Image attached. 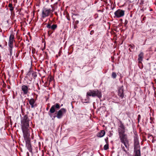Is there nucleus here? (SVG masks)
Here are the masks:
<instances>
[{
    "mask_svg": "<svg viewBox=\"0 0 156 156\" xmlns=\"http://www.w3.org/2000/svg\"><path fill=\"white\" fill-rule=\"evenodd\" d=\"M9 6L10 7V10L11 11L13 10V8L12 7V5L11 3H9Z\"/></svg>",
    "mask_w": 156,
    "mask_h": 156,
    "instance_id": "nucleus-14",
    "label": "nucleus"
},
{
    "mask_svg": "<svg viewBox=\"0 0 156 156\" xmlns=\"http://www.w3.org/2000/svg\"><path fill=\"white\" fill-rule=\"evenodd\" d=\"M50 12V9L46 8L44 9L42 12V17L43 18H45L48 16Z\"/></svg>",
    "mask_w": 156,
    "mask_h": 156,
    "instance_id": "nucleus-6",
    "label": "nucleus"
},
{
    "mask_svg": "<svg viewBox=\"0 0 156 156\" xmlns=\"http://www.w3.org/2000/svg\"><path fill=\"white\" fill-rule=\"evenodd\" d=\"M51 25L49 24H48L47 26V27L48 28H51Z\"/></svg>",
    "mask_w": 156,
    "mask_h": 156,
    "instance_id": "nucleus-20",
    "label": "nucleus"
},
{
    "mask_svg": "<svg viewBox=\"0 0 156 156\" xmlns=\"http://www.w3.org/2000/svg\"><path fill=\"white\" fill-rule=\"evenodd\" d=\"M112 76L113 78H115L116 76V75L115 73H113L112 74Z\"/></svg>",
    "mask_w": 156,
    "mask_h": 156,
    "instance_id": "nucleus-19",
    "label": "nucleus"
},
{
    "mask_svg": "<svg viewBox=\"0 0 156 156\" xmlns=\"http://www.w3.org/2000/svg\"><path fill=\"white\" fill-rule=\"evenodd\" d=\"M22 128L23 134V137L26 141H29L30 134L28 131L29 127V122L27 117L25 115L21 121Z\"/></svg>",
    "mask_w": 156,
    "mask_h": 156,
    "instance_id": "nucleus-1",
    "label": "nucleus"
},
{
    "mask_svg": "<svg viewBox=\"0 0 156 156\" xmlns=\"http://www.w3.org/2000/svg\"><path fill=\"white\" fill-rule=\"evenodd\" d=\"M108 148V144H105L104 147V149L105 150H107Z\"/></svg>",
    "mask_w": 156,
    "mask_h": 156,
    "instance_id": "nucleus-18",
    "label": "nucleus"
},
{
    "mask_svg": "<svg viewBox=\"0 0 156 156\" xmlns=\"http://www.w3.org/2000/svg\"><path fill=\"white\" fill-rule=\"evenodd\" d=\"M22 90L23 91V93L25 94H26L28 93V87L26 85H23L22 86Z\"/></svg>",
    "mask_w": 156,
    "mask_h": 156,
    "instance_id": "nucleus-8",
    "label": "nucleus"
},
{
    "mask_svg": "<svg viewBox=\"0 0 156 156\" xmlns=\"http://www.w3.org/2000/svg\"><path fill=\"white\" fill-rule=\"evenodd\" d=\"M140 151L139 150H138L136 151V154L135 156H140Z\"/></svg>",
    "mask_w": 156,
    "mask_h": 156,
    "instance_id": "nucleus-16",
    "label": "nucleus"
},
{
    "mask_svg": "<svg viewBox=\"0 0 156 156\" xmlns=\"http://www.w3.org/2000/svg\"><path fill=\"white\" fill-rule=\"evenodd\" d=\"M105 132L104 130H101L99 133L97 134V136L99 137H103L105 134Z\"/></svg>",
    "mask_w": 156,
    "mask_h": 156,
    "instance_id": "nucleus-9",
    "label": "nucleus"
},
{
    "mask_svg": "<svg viewBox=\"0 0 156 156\" xmlns=\"http://www.w3.org/2000/svg\"><path fill=\"white\" fill-rule=\"evenodd\" d=\"M57 27V26L56 25H53L51 27V29L52 30L55 29Z\"/></svg>",
    "mask_w": 156,
    "mask_h": 156,
    "instance_id": "nucleus-17",
    "label": "nucleus"
},
{
    "mask_svg": "<svg viewBox=\"0 0 156 156\" xmlns=\"http://www.w3.org/2000/svg\"><path fill=\"white\" fill-rule=\"evenodd\" d=\"M143 57V53L142 52H140L138 55V60L139 63H141Z\"/></svg>",
    "mask_w": 156,
    "mask_h": 156,
    "instance_id": "nucleus-10",
    "label": "nucleus"
},
{
    "mask_svg": "<svg viewBox=\"0 0 156 156\" xmlns=\"http://www.w3.org/2000/svg\"><path fill=\"white\" fill-rule=\"evenodd\" d=\"M59 109L60 108V106L57 103L56 104V105H53L51 108L49 112L51 113H54L55 111V108Z\"/></svg>",
    "mask_w": 156,
    "mask_h": 156,
    "instance_id": "nucleus-7",
    "label": "nucleus"
},
{
    "mask_svg": "<svg viewBox=\"0 0 156 156\" xmlns=\"http://www.w3.org/2000/svg\"><path fill=\"white\" fill-rule=\"evenodd\" d=\"M87 95L92 96L93 97L97 96L99 98L101 97V94L100 92L98 90H90L87 93Z\"/></svg>",
    "mask_w": 156,
    "mask_h": 156,
    "instance_id": "nucleus-3",
    "label": "nucleus"
},
{
    "mask_svg": "<svg viewBox=\"0 0 156 156\" xmlns=\"http://www.w3.org/2000/svg\"><path fill=\"white\" fill-rule=\"evenodd\" d=\"M14 37L13 35H11L10 36L9 41H13Z\"/></svg>",
    "mask_w": 156,
    "mask_h": 156,
    "instance_id": "nucleus-15",
    "label": "nucleus"
},
{
    "mask_svg": "<svg viewBox=\"0 0 156 156\" xmlns=\"http://www.w3.org/2000/svg\"><path fill=\"white\" fill-rule=\"evenodd\" d=\"M13 41H9V46L11 48H12L13 47Z\"/></svg>",
    "mask_w": 156,
    "mask_h": 156,
    "instance_id": "nucleus-13",
    "label": "nucleus"
},
{
    "mask_svg": "<svg viewBox=\"0 0 156 156\" xmlns=\"http://www.w3.org/2000/svg\"><path fill=\"white\" fill-rule=\"evenodd\" d=\"M26 145H28V147H30V144H27Z\"/></svg>",
    "mask_w": 156,
    "mask_h": 156,
    "instance_id": "nucleus-21",
    "label": "nucleus"
},
{
    "mask_svg": "<svg viewBox=\"0 0 156 156\" xmlns=\"http://www.w3.org/2000/svg\"><path fill=\"white\" fill-rule=\"evenodd\" d=\"M115 16L118 18L121 17L124 15V11L121 9H118L114 13Z\"/></svg>",
    "mask_w": 156,
    "mask_h": 156,
    "instance_id": "nucleus-5",
    "label": "nucleus"
},
{
    "mask_svg": "<svg viewBox=\"0 0 156 156\" xmlns=\"http://www.w3.org/2000/svg\"><path fill=\"white\" fill-rule=\"evenodd\" d=\"M66 110L64 108L61 109L58 111L57 114V117L58 119H60L62 118L63 115L66 113Z\"/></svg>",
    "mask_w": 156,
    "mask_h": 156,
    "instance_id": "nucleus-4",
    "label": "nucleus"
},
{
    "mask_svg": "<svg viewBox=\"0 0 156 156\" xmlns=\"http://www.w3.org/2000/svg\"><path fill=\"white\" fill-rule=\"evenodd\" d=\"M124 127L123 125L121 124L119 128V133L120 138L122 142L126 147L127 148L128 144L127 141L126 140V135L124 134Z\"/></svg>",
    "mask_w": 156,
    "mask_h": 156,
    "instance_id": "nucleus-2",
    "label": "nucleus"
},
{
    "mask_svg": "<svg viewBox=\"0 0 156 156\" xmlns=\"http://www.w3.org/2000/svg\"><path fill=\"white\" fill-rule=\"evenodd\" d=\"M124 150L125 151H126V150L124 149Z\"/></svg>",
    "mask_w": 156,
    "mask_h": 156,
    "instance_id": "nucleus-23",
    "label": "nucleus"
},
{
    "mask_svg": "<svg viewBox=\"0 0 156 156\" xmlns=\"http://www.w3.org/2000/svg\"><path fill=\"white\" fill-rule=\"evenodd\" d=\"M119 95L121 97H123V90L122 88H121L119 90Z\"/></svg>",
    "mask_w": 156,
    "mask_h": 156,
    "instance_id": "nucleus-11",
    "label": "nucleus"
},
{
    "mask_svg": "<svg viewBox=\"0 0 156 156\" xmlns=\"http://www.w3.org/2000/svg\"><path fill=\"white\" fill-rule=\"evenodd\" d=\"M49 115H50V114H49Z\"/></svg>",
    "mask_w": 156,
    "mask_h": 156,
    "instance_id": "nucleus-24",
    "label": "nucleus"
},
{
    "mask_svg": "<svg viewBox=\"0 0 156 156\" xmlns=\"http://www.w3.org/2000/svg\"><path fill=\"white\" fill-rule=\"evenodd\" d=\"M12 49H11V50H10V54L11 55H12Z\"/></svg>",
    "mask_w": 156,
    "mask_h": 156,
    "instance_id": "nucleus-22",
    "label": "nucleus"
},
{
    "mask_svg": "<svg viewBox=\"0 0 156 156\" xmlns=\"http://www.w3.org/2000/svg\"><path fill=\"white\" fill-rule=\"evenodd\" d=\"M34 100L33 99H31L29 101V103L31 105V107L32 108L34 107Z\"/></svg>",
    "mask_w": 156,
    "mask_h": 156,
    "instance_id": "nucleus-12",
    "label": "nucleus"
}]
</instances>
